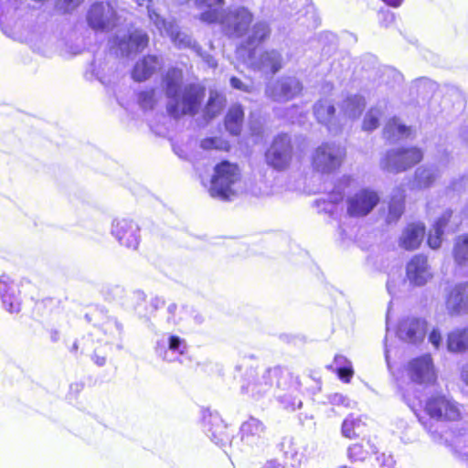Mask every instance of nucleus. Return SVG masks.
Instances as JSON below:
<instances>
[{"mask_svg": "<svg viewBox=\"0 0 468 468\" xmlns=\"http://www.w3.org/2000/svg\"><path fill=\"white\" fill-rule=\"evenodd\" d=\"M346 157L345 146L324 142L317 146L311 157L313 170L321 175L334 174L340 169Z\"/></svg>", "mask_w": 468, "mask_h": 468, "instance_id": "4", "label": "nucleus"}, {"mask_svg": "<svg viewBox=\"0 0 468 468\" xmlns=\"http://www.w3.org/2000/svg\"><path fill=\"white\" fill-rule=\"evenodd\" d=\"M438 179L436 170L429 166L417 168L413 175V180L418 189H428L432 187Z\"/></svg>", "mask_w": 468, "mask_h": 468, "instance_id": "28", "label": "nucleus"}, {"mask_svg": "<svg viewBox=\"0 0 468 468\" xmlns=\"http://www.w3.org/2000/svg\"><path fill=\"white\" fill-rule=\"evenodd\" d=\"M444 304L451 317L468 314V281L449 285L445 290Z\"/></svg>", "mask_w": 468, "mask_h": 468, "instance_id": "10", "label": "nucleus"}, {"mask_svg": "<svg viewBox=\"0 0 468 468\" xmlns=\"http://www.w3.org/2000/svg\"><path fill=\"white\" fill-rule=\"evenodd\" d=\"M9 282L10 278L8 275L3 274L0 276V284L3 285L0 288L2 302L9 313H18L21 310V301L17 296L9 292L7 286Z\"/></svg>", "mask_w": 468, "mask_h": 468, "instance_id": "27", "label": "nucleus"}, {"mask_svg": "<svg viewBox=\"0 0 468 468\" xmlns=\"http://www.w3.org/2000/svg\"><path fill=\"white\" fill-rule=\"evenodd\" d=\"M334 399H335V403H340V402H344L346 400V398L343 397L342 395H335L334 397Z\"/></svg>", "mask_w": 468, "mask_h": 468, "instance_id": "54", "label": "nucleus"}, {"mask_svg": "<svg viewBox=\"0 0 468 468\" xmlns=\"http://www.w3.org/2000/svg\"><path fill=\"white\" fill-rule=\"evenodd\" d=\"M213 440L215 441L216 443H224V441L226 440H228V436L225 435L224 437H220V438H217V436L214 434L213 435Z\"/></svg>", "mask_w": 468, "mask_h": 468, "instance_id": "51", "label": "nucleus"}, {"mask_svg": "<svg viewBox=\"0 0 468 468\" xmlns=\"http://www.w3.org/2000/svg\"><path fill=\"white\" fill-rule=\"evenodd\" d=\"M226 99L218 91H212L209 98L203 108V117L209 121L217 117L225 106Z\"/></svg>", "mask_w": 468, "mask_h": 468, "instance_id": "29", "label": "nucleus"}, {"mask_svg": "<svg viewBox=\"0 0 468 468\" xmlns=\"http://www.w3.org/2000/svg\"><path fill=\"white\" fill-rule=\"evenodd\" d=\"M85 0H58L59 9L63 13H70L77 9Z\"/></svg>", "mask_w": 468, "mask_h": 468, "instance_id": "42", "label": "nucleus"}, {"mask_svg": "<svg viewBox=\"0 0 468 468\" xmlns=\"http://www.w3.org/2000/svg\"><path fill=\"white\" fill-rule=\"evenodd\" d=\"M377 453L378 447L370 438L352 443L346 449V457L354 463H365Z\"/></svg>", "mask_w": 468, "mask_h": 468, "instance_id": "16", "label": "nucleus"}, {"mask_svg": "<svg viewBox=\"0 0 468 468\" xmlns=\"http://www.w3.org/2000/svg\"><path fill=\"white\" fill-rule=\"evenodd\" d=\"M424 159V151L417 145H403L388 150L379 161L383 171L400 174L410 170Z\"/></svg>", "mask_w": 468, "mask_h": 468, "instance_id": "3", "label": "nucleus"}, {"mask_svg": "<svg viewBox=\"0 0 468 468\" xmlns=\"http://www.w3.org/2000/svg\"><path fill=\"white\" fill-rule=\"evenodd\" d=\"M199 18L208 24L216 23L219 19V12L216 9H209L201 13Z\"/></svg>", "mask_w": 468, "mask_h": 468, "instance_id": "44", "label": "nucleus"}, {"mask_svg": "<svg viewBox=\"0 0 468 468\" xmlns=\"http://www.w3.org/2000/svg\"><path fill=\"white\" fill-rule=\"evenodd\" d=\"M334 367H347L351 366V361L344 355L336 354L334 356Z\"/></svg>", "mask_w": 468, "mask_h": 468, "instance_id": "46", "label": "nucleus"}, {"mask_svg": "<svg viewBox=\"0 0 468 468\" xmlns=\"http://www.w3.org/2000/svg\"><path fill=\"white\" fill-rule=\"evenodd\" d=\"M60 300L55 297H46L36 300L32 308L33 314L42 316L44 314H52L60 306Z\"/></svg>", "mask_w": 468, "mask_h": 468, "instance_id": "32", "label": "nucleus"}, {"mask_svg": "<svg viewBox=\"0 0 468 468\" xmlns=\"http://www.w3.org/2000/svg\"><path fill=\"white\" fill-rule=\"evenodd\" d=\"M406 191L402 186H397L387 203L384 220L387 225L396 224L406 211Z\"/></svg>", "mask_w": 468, "mask_h": 468, "instance_id": "14", "label": "nucleus"}, {"mask_svg": "<svg viewBox=\"0 0 468 468\" xmlns=\"http://www.w3.org/2000/svg\"><path fill=\"white\" fill-rule=\"evenodd\" d=\"M406 277L415 286L426 284L432 277L428 257L421 253L412 256L406 265Z\"/></svg>", "mask_w": 468, "mask_h": 468, "instance_id": "12", "label": "nucleus"}, {"mask_svg": "<svg viewBox=\"0 0 468 468\" xmlns=\"http://www.w3.org/2000/svg\"><path fill=\"white\" fill-rule=\"evenodd\" d=\"M119 19L118 11L110 1H96L86 13L87 24L94 31H112L118 26Z\"/></svg>", "mask_w": 468, "mask_h": 468, "instance_id": "7", "label": "nucleus"}, {"mask_svg": "<svg viewBox=\"0 0 468 468\" xmlns=\"http://www.w3.org/2000/svg\"><path fill=\"white\" fill-rule=\"evenodd\" d=\"M379 112H375L373 110L368 111L363 120V130L370 132L378 128L379 125Z\"/></svg>", "mask_w": 468, "mask_h": 468, "instance_id": "38", "label": "nucleus"}, {"mask_svg": "<svg viewBox=\"0 0 468 468\" xmlns=\"http://www.w3.org/2000/svg\"><path fill=\"white\" fill-rule=\"evenodd\" d=\"M293 156V144L287 133L277 134L271 141L264 154V160L268 166L275 171L287 170Z\"/></svg>", "mask_w": 468, "mask_h": 468, "instance_id": "6", "label": "nucleus"}, {"mask_svg": "<svg viewBox=\"0 0 468 468\" xmlns=\"http://www.w3.org/2000/svg\"><path fill=\"white\" fill-rule=\"evenodd\" d=\"M229 82L233 89L245 92H249L250 90V88L248 85L244 84L238 77H231Z\"/></svg>", "mask_w": 468, "mask_h": 468, "instance_id": "45", "label": "nucleus"}, {"mask_svg": "<svg viewBox=\"0 0 468 468\" xmlns=\"http://www.w3.org/2000/svg\"><path fill=\"white\" fill-rule=\"evenodd\" d=\"M400 330L404 337L412 344L420 342L425 337V323L417 318L406 320L401 324Z\"/></svg>", "mask_w": 468, "mask_h": 468, "instance_id": "24", "label": "nucleus"}, {"mask_svg": "<svg viewBox=\"0 0 468 468\" xmlns=\"http://www.w3.org/2000/svg\"><path fill=\"white\" fill-rule=\"evenodd\" d=\"M140 228L136 222L128 218L115 219L112 224V234L122 246L131 250H137L140 244Z\"/></svg>", "mask_w": 468, "mask_h": 468, "instance_id": "11", "label": "nucleus"}, {"mask_svg": "<svg viewBox=\"0 0 468 468\" xmlns=\"http://www.w3.org/2000/svg\"><path fill=\"white\" fill-rule=\"evenodd\" d=\"M183 80V71L177 68L169 69L164 76L165 94L168 98H175Z\"/></svg>", "mask_w": 468, "mask_h": 468, "instance_id": "30", "label": "nucleus"}, {"mask_svg": "<svg viewBox=\"0 0 468 468\" xmlns=\"http://www.w3.org/2000/svg\"><path fill=\"white\" fill-rule=\"evenodd\" d=\"M452 257L458 265H468V234H461L455 238Z\"/></svg>", "mask_w": 468, "mask_h": 468, "instance_id": "31", "label": "nucleus"}, {"mask_svg": "<svg viewBox=\"0 0 468 468\" xmlns=\"http://www.w3.org/2000/svg\"><path fill=\"white\" fill-rule=\"evenodd\" d=\"M260 63L270 69L271 73H276L282 68V57L276 50L264 51L260 58Z\"/></svg>", "mask_w": 468, "mask_h": 468, "instance_id": "34", "label": "nucleus"}, {"mask_svg": "<svg viewBox=\"0 0 468 468\" xmlns=\"http://www.w3.org/2000/svg\"><path fill=\"white\" fill-rule=\"evenodd\" d=\"M92 359H93V361L95 362L96 365L101 367V366L105 365V363H106V355L105 354L98 355L95 352L93 354Z\"/></svg>", "mask_w": 468, "mask_h": 468, "instance_id": "49", "label": "nucleus"}, {"mask_svg": "<svg viewBox=\"0 0 468 468\" xmlns=\"http://www.w3.org/2000/svg\"><path fill=\"white\" fill-rule=\"evenodd\" d=\"M327 369L336 374L338 378L344 383H350L355 375L353 366L334 367V366H327Z\"/></svg>", "mask_w": 468, "mask_h": 468, "instance_id": "37", "label": "nucleus"}, {"mask_svg": "<svg viewBox=\"0 0 468 468\" xmlns=\"http://www.w3.org/2000/svg\"><path fill=\"white\" fill-rule=\"evenodd\" d=\"M339 468H352V467L347 466V465H342V466H340Z\"/></svg>", "mask_w": 468, "mask_h": 468, "instance_id": "57", "label": "nucleus"}, {"mask_svg": "<svg viewBox=\"0 0 468 468\" xmlns=\"http://www.w3.org/2000/svg\"><path fill=\"white\" fill-rule=\"evenodd\" d=\"M403 372L409 381L415 385H433L437 380L433 359L430 354H424L409 360L403 367Z\"/></svg>", "mask_w": 468, "mask_h": 468, "instance_id": "9", "label": "nucleus"}, {"mask_svg": "<svg viewBox=\"0 0 468 468\" xmlns=\"http://www.w3.org/2000/svg\"><path fill=\"white\" fill-rule=\"evenodd\" d=\"M453 212L452 209H446L441 216L436 219L433 224V229H441L444 231V228L449 225L452 218Z\"/></svg>", "mask_w": 468, "mask_h": 468, "instance_id": "41", "label": "nucleus"}, {"mask_svg": "<svg viewBox=\"0 0 468 468\" xmlns=\"http://www.w3.org/2000/svg\"><path fill=\"white\" fill-rule=\"evenodd\" d=\"M443 233V230L432 228V232H431L427 237L428 246L432 250L439 249L442 242Z\"/></svg>", "mask_w": 468, "mask_h": 468, "instance_id": "40", "label": "nucleus"}, {"mask_svg": "<svg viewBox=\"0 0 468 468\" xmlns=\"http://www.w3.org/2000/svg\"><path fill=\"white\" fill-rule=\"evenodd\" d=\"M200 146L204 150H223V151H229L230 148V145L229 142L221 140L218 137H207L201 140Z\"/></svg>", "mask_w": 468, "mask_h": 468, "instance_id": "36", "label": "nucleus"}, {"mask_svg": "<svg viewBox=\"0 0 468 468\" xmlns=\"http://www.w3.org/2000/svg\"><path fill=\"white\" fill-rule=\"evenodd\" d=\"M149 44L148 35L139 29L129 32L119 41V47L127 54L140 53L144 50Z\"/></svg>", "mask_w": 468, "mask_h": 468, "instance_id": "17", "label": "nucleus"}, {"mask_svg": "<svg viewBox=\"0 0 468 468\" xmlns=\"http://www.w3.org/2000/svg\"><path fill=\"white\" fill-rule=\"evenodd\" d=\"M234 22L231 34L236 37L245 35L253 21L252 13L246 7H239L232 14Z\"/></svg>", "mask_w": 468, "mask_h": 468, "instance_id": "23", "label": "nucleus"}, {"mask_svg": "<svg viewBox=\"0 0 468 468\" xmlns=\"http://www.w3.org/2000/svg\"><path fill=\"white\" fill-rule=\"evenodd\" d=\"M418 420L428 429L429 420L437 422H455L462 420L460 405L442 393H435L428 397L421 410L415 411Z\"/></svg>", "mask_w": 468, "mask_h": 468, "instance_id": "1", "label": "nucleus"}, {"mask_svg": "<svg viewBox=\"0 0 468 468\" xmlns=\"http://www.w3.org/2000/svg\"><path fill=\"white\" fill-rule=\"evenodd\" d=\"M302 91L303 85L298 80L288 79L281 83L279 91L273 95V101H288L300 95Z\"/></svg>", "mask_w": 468, "mask_h": 468, "instance_id": "26", "label": "nucleus"}, {"mask_svg": "<svg viewBox=\"0 0 468 468\" xmlns=\"http://www.w3.org/2000/svg\"><path fill=\"white\" fill-rule=\"evenodd\" d=\"M313 112L315 120L330 130L336 119V110L332 101L327 99L318 100L313 106Z\"/></svg>", "mask_w": 468, "mask_h": 468, "instance_id": "19", "label": "nucleus"}, {"mask_svg": "<svg viewBox=\"0 0 468 468\" xmlns=\"http://www.w3.org/2000/svg\"><path fill=\"white\" fill-rule=\"evenodd\" d=\"M426 232V225L423 222H409L403 228L399 238V246L408 251L416 250L421 246Z\"/></svg>", "mask_w": 468, "mask_h": 468, "instance_id": "13", "label": "nucleus"}, {"mask_svg": "<svg viewBox=\"0 0 468 468\" xmlns=\"http://www.w3.org/2000/svg\"><path fill=\"white\" fill-rule=\"evenodd\" d=\"M205 97V86L189 83L183 88L180 99L167 106V112L176 119L184 115L195 116L201 110Z\"/></svg>", "mask_w": 468, "mask_h": 468, "instance_id": "5", "label": "nucleus"}, {"mask_svg": "<svg viewBox=\"0 0 468 468\" xmlns=\"http://www.w3.org/2000/svg\"><path fill=\"white\" fill-rule=\"evenodd\" d=\"M176 304H173V305L169 306L170 312H174L176 310Z\"/></svg>", "mask_w": 468, "mask_h": 468, "instance_id": "56", "label": "nucleus"}, {"mask_svg": "<svg viewBox=\"0 0 468 468\" xmlns=\"http://www.w3.org/2000/svg\"><path fill=\"white\" fill-rule=\"evenodd\" d=\"M344 198H345V192L338 187H335L329 192L328 197H327V202L336 205V204L342 203Z\"/></svg>", "mask_w": 468, "mask_h": 468, "instance_id": "43", "label": "nucleus"}, {"mask_svg": "<svg viewBox=\"0 0 468 468\" xmlns=\"http://www.w3.org/2000/svg\"><path fill=\"white\" fill-rule=\"evenodd\" d=\"M168 348L172 352H177L180 355H184L186 353L187 346L184 339L173 335L169 336Z\"/></svg>", "mask_w": 468, "mask_h": 468, "instance_id": "39", "label": "nucleus"}, {"mask_svg": "<svg viewBox=\"0 0 468 468\" xmlns=\"http://www.w3.org/2000/svg\"><path fill=\"white\" fill-rule=\"evenodd\" d=\"M413 133L411 126L403 123L399 118L393 116L386 122L382 130L383 138L389 144L410 138Z\"/></svg>", "mask_w": 468, "mask_h": 468, "instance_id": "15", "label": "nucleus"}, {"mask_svg": "<svg viewBox=\"0 0 468 468\" xmlns=\"http://www.w3.org/2000/svg\"><path fill=\"white\" fill-rule=\"evenodd\" d=\"M241 171L237 163L221 160L213 167L208 193L210 197L229 201L237 192L235 186L241 180Z\"/></svg>", "mask_w": 468, "mask_h": 468, "instance_id": "2", "label": "nucleus"}, {"mask_svg": "<svg viewBox=\"0 0 468 468\" xmlns=\"http://www.w3.org/2000/svg\"><path fill=\"white\" fill-rule=\"evenodd\" d=\"M447 350L454 354L468 351V327H455L446 335Z\"/></svg>", "mask_w": 468, "mask_h": 468, "instance_id": "20", "label": "nucleus"}, {"mask_svg": "<svg viewBox=\"0 0 468 468\" xmlns=\"http://www.w3.org/2000/svg\"><path fill=\"white\" fill-rule=\"evenodd\" d=\"M157 64L156 56H144L137 61L132 70L133 79L136 81H144L151 77Z\"/></svg>", "mask_w": 468, "mask_h": 468, "instance_id": "25", "label": "nucleus"}, {"mask_svg": "<svg viewBox=\"0 0 468 468\" xmlns=\"http://www.w3.org/2000/svg\"><path fill=\"white\" fill-rule=\"evenodd\" d=\"M138 104L144 110H153L157 102L156 92L150 88L137 93Z\"/></svg>", "mask_w": 468, "mask_h": 468, "instance_id": "35", "label": "nucleus"}, {"mask_svg": "<svg viewBox=\"0 0 468 468\" xmlns=\"http://www.w3.org/2000/svg\"><path fill=\"white\" fill-rule=\"evenodd\" d=\"M271 30L264 22H258L252 27V31L247 39L249 46L257 47L264 42L270 36Z\"/></svg>", "mask_w": 468, "mask_h": 468, "instance_id": "33", "label": "nucleus"}, {"mask_svg": "<svg viewBox=\"0 0 468 468\" xmlns=\"http://www.w3.org/2000/svg\"><path fill=\"white\" fill-rule=\"evenodd\" d=\"M380 200L378 190L369 186L361 187L346 197V214L353 218H365L379 205Z\"/></svg>", "mask_w": 468, "mask_h": 468, "instance_id": "8", "label": "nucleus"}, {"mask_svg": "<svg viewBox=\"0 0 468 468\" xmlns=\"http://www.w3.org/2000/svg\"><path fill=\"white\" fill-rule=\"evenodd\" d=\"M387 5L391 7H399L402 5L404 0H382Z\"/></svg>", "mask_w": 468, "mask_h": 468, "instance_id": "50", "label": "nucleus"}, {"mask_svg": "<svg viewBox=\"0 0 468 468\" xmlns=\"http://www.w3.org/2000/svg\"><path fill=\"white\" fill-rule=\"evenodd\" d=\"M429 340L436 348H438L441 342V333L437 330H432L429 335Z\"/></svg>", "mask_w": 468, "mask_h": 468, "instance_id": "47", "label": "nucleus"}, {"mask_svg": "<svg viewBox=\"0 0 468 468\" xmlns=\"http://www.w3.org/2000/svg\"><path fill=\"white\" fill-rule=\"evenodd\" d=\"M78 348H79L78 344H77V343H74V344L72 345V346H71V351H73V352H77V351H78Z\"/></svg>", "mask_w": 468, "mask_h": 468, "instance_id": "55", "label": "nucleus"}, {"mask_svg": "<svg viewBox=\"0 0 468 468\" xmlns=\"http://www.w3.org/2000/svg\"><path fill=\"white\" fill-rule=\"evenodd\" d=\"M58 336H59V334L57 330H53L50 332V337L53 341H58Z\"/></svg>", "mask_w": 468, "mask_h": 468, "instance_id": "52", "label": "nucleus"}, {"mask_svg": "<svg viewBox=\"0 0 468 468\" xmlns=\"http://www.w3.org/2000/svg\"><path fill=\"white\" fill-rule=\"evenodd\" d=\"M262 468H281V466L274 463L269 462Z\"/></svg>", "mask_w": 468, "mask_h": 468, "instance_id": "53", "label": "nucleus"}, {"mask_svg": "<svg viewBox=\"0 0 468 468\" xmlns=\"http://www.w3.org/2000/svg\"><path fill=\"white\" fill-rule=\"evenodd\" d=\"M244 109L239 104H233L228 110L225 118L224 125L227 131L232 135H239L244 122Z\"/></svg>", "mask_w": 468, "mask_h": 468, "instance_id": "22", "label": "nucleus"}, {"mask_svg": "<svg viewBox=\"0 0 468 468\" xmlns=\"http://www.w3.org/2000/svg\"><path fill=\"white\" fill-rule=\"evenodd\" d=\"M367 431L368 426L362 417L355 414L346 416L341 425L342 436L349 440L364 435Z\"/></svg>", "mask_w": 468, "mask_h": 468, "instance_id": "21", "label": "nucleus"}, {"mask_svg": "<svg viewBox=\"0 0 468 468\" xmlns=\"http://www.w3.org/2000/svg\"><path fill=\"white\" fill-rule=\"evenodd\" d=\"M198 5H216L223 6L225 4L224 0H196Z\"/></svg>", "mask_w": 468, "mask_h": 468, "instance_id": "48", "label": "nucleus"}, {"mask_svg": "<svg viewBox=\"0 0 468 468\" xmlns=\"http://www.w3.org/2000/svg\"><path fill=\"white\" fill-rule=\"evenodd\" d=\"M265 431L266 428L261 420L250 418L240 426V439L248 444L257 443L263 438Z\"/></svg>", "mask_w": 468, "mask_h": 468, "instance_id": "18", "label": "nucleus"}]
</instances>
